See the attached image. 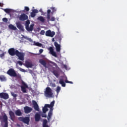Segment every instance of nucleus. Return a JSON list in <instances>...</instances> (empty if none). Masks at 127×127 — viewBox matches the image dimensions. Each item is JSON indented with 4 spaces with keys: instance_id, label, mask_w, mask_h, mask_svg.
Returning a JSON list of instances; mask_svg holds the SVG:
<instances>
[{
    "instance_id": "nucleus-1",
    "label": "nucleus",
    "mask_w": 127,
    "mask_h": 127,
    "mask_svg": "<svg viewBox=\"0 0 127 127\" xmlns=\"http://www.w3.org/2000/svg\"><path fill=\"white\" fill-rule=\"evenodd\" d=\"M8 53H9L10 56H14L16 55L17 57H18V59L21 60V61H23L24 60V56H25V54L23 52H20L18 50L14 49V48H10L8 50Z\"/></svg>"
},
{
    "instance_id": "nucleus-2",
    "label": "nucleus",
    "mask_w": 127,
    "mask_h": 127,
    "mask_svg": "<svg viewBox=\"0 0 127 127\" xmlns=\"http://www.w3.org/2000/svg\"><path fill=\"white\" fill-rule=\"evenodd\" d=\"M6 74L9 75V76H10V77H14L17 78V79H20V78H21V75L19 73H16V72H15V70L13 68L9 69L7 70Z\"/></svg>"
},
{
    "instance_id": "nucleus-3",
    "label": "nucleus",
    "mask_w": 127,
    "mask_h": 127,
    "mask_svg": "<svg viewBox=\"0 0 127 127\" xmlns=\"http://www.w3.org/2000/svg\"><path fill=\"white\" fill-rule=\"evenodd\" d=\"M44 95L47 98H52L53 96L52 89L49 87H47L46 90L44 91Z\"/></svg>"
},
{
    "instance_id": "nucleus-4",
    "label": "nucleus",
    "mask_w": 127,
    "mask_h": 127,
    "mask_svg": "<svg viewBox=\"0 0 127 127\" xmlns=\"http://www.w3.org/2000/svg\"><path fill=\"white\" fill-rule=\"evenodd\" d=\"M29 24H30V21H29V20H27L25 24L26 29L27 30V31H32L33 30V27L34 26V24H31L30 27Z\"/></svg>"
},
{
    "instance_id": "nucleus-5",
    "label": "nucleus",
    "mask_w": 127,
    "mask_h": 127,
    "mask_svg": "<svg viewBox=\"0 0 127 127\" xmlns=\"http://www.w3.org/2000/svg\"><path fill=\"white\" fill-rule=\"evenodd\" d=\"M18 120L20 122H22V123L26 124V125H29V122H30L29 117H19Z\"/></svg>"
},
{
    "instance_id": "nucleus-6",
    "label": "nucleus",
    "mask_w": 127,
    "mask_h": 127,
    "mask_svg": "<svg viewBox=\"0 0 127 127\" xmlns=\"http://www.w3.org/2000/svg\"><path fill=\"white\" fill-rule=\"evenodd\" d=\"M2 119L3 122L4 123L3 127H8V121H7L8 118L6 114H4L3 117L0 116V120H2Z\"/></svg>"
},
{
    "instance_id": "nucleus-7",
    "label": "nucleus",
    "mask_w": 127,
    "mask_h": 127,
    "mask_svg": "<svg viewBox=\"0 0 127 127\" xmlns=\"http://www.w3.org/2000/svg\"><path fill=\"white\" fill-rule=\"evenodd\" d=\"M45 35L46 36H48V37H54V35H55V32L48 30L46 31Z\"/></svg>"
},
{
    "instance_id": "nucleus-8",
    "label": "nucleus",
    "mask_w": 127,
    "mask_h": 127,
    "mask_svg": "<svg viewBox=\"0 0 127 127\" xmlns=\"http://www.w3.org/2000/svg\"><path fill=\"white\" fill-rule=\"evenodd\" d=\"M22 85L21 86V91L23 93H27L26 89H28V85L26 84L24 82H22Z\"/></svg>"
},
{
    "instance_id": "nucleus-9",
    "label": "nucleus",
    "mask_w": 127,
    "mask_h": 127,
    "mask_svg": "<svg viewBox=\"0 0 127 127\" xmlns=\"http://www.w3.org/2000/svg\"><path fill=\"white\" fill-rule=\"evenodd\" d=\"M48 50H49L50 53L51 55L54 56V57L57 58V54L56 53V52L54 51V48L53 47H50L48 48Z\"/></svg>"
},
{
    "instance_id": "nucleus-10",
    "label": "nucleus",
    "mask_w": 127,
    "mask_h": 127,
    "mask_svg": "<svg viewBox=\"0 0 127 127\" xmlns=\"http://www.w3.org/2000/svg\"><path fill=\"white\" fill-rule=\"evenodd\" d=\"M19 20L21 21H24L28 19V16L26 15L25 13L22 14L19 17Z\"/></svg>"
},
{
    "instance_id": "nucleus-11",
    "label": "nucleus",
    "mask_w": 127,
    "mask_h": 127,
    "mask_svg": "<svg viewBox=\"0 0 127 127\" xmlns=\"http://www.w3.org/2000/svg\"><path fill=\"white\" fill-rule=\"evenodd\" d=\"M0 98H2V99H4V100H7L8 99V94L2 92L0 93Z\"/></svg>"
},
{
    "instance_id": "nucleus-12",
    "label": "nucleus",
    "mask_w": 127,
    "mask_h": 127,
    "mask_svg": "<svg viewBox=\"0 0 127 127\" xmlns=\"http://www.w3.org/2000/svg\"><path fill=\"white\" fill-rule=\"evenodd\" d=\"M54 45L56 47L57 52H60V51H61V45H59V44L56 42L54 43Z\"/></svg>"
},
{
    "instance_id": "nucleus-13",
    "label": "nucleus",
    "mask_w": 127,
    "mask_h": 127,
    "mask_svg": "<svg viewBox=\"0 0 127 127\" xmlns=\"http://www.w3.org/2000/svg\"><path fill=\"white\" fill-rule=\"evenodd\" d=\"M24 111L25 114H29L32 111V108L28 106H26L24 108Z\"/></svg>"
},
{
    "instance_id": "nucleus-14",
    "label": "nucleus",
    "mask_w": 127,
    "mask_h": 127,
    "mask_svg": "<svg viewBox=\"0 0 127 127\" xmlns=\"http://www.w3.org/2000/svg\"><path fill=\"white\" fill-rule=\"evenodd\" d=\"M16 26L19 30H21V31H24V28H23V26L21 25L20 22H18L16 23Z\"/></svg>"
},
{
    "instance_id": "nucleus-15",
    "label": "nucleus",
    "mask_w": 127,
    "mask_h": 127,
    "mask_svg": "<svg viewBox=\"0 0 127 127\" xmlns=\"http://www.w3.org/2000/svg\"><path fill=\"white\" fill-rule=\"evenodd\" d=\"M33 105L34 106V109L35 111H39V106H38V104H37V102L35 101H33Z\"/></svg>"
},
{
    "instance_id": "nucleus-16",
    "label": "nucleus",
    "mask_w": 127,
    "mask_h": 127,
    "mask_svg": "<svg viewBox=\"0 0 127 127\" xmlns=\"http://www.w3.org/2000/svg\"><path fill=\"white\" fill-rule=\"evenodd\" d=\"M24 66H25V67H26L27 68H32V67L33 66V64H32V63L26 61L25 62Z\"/></svg>"
},
{
    "instance_id": "nucleus-17",
    "label": "nucleus",
    "mask_w": 127,
    "mask_h": 127,
    "mask_svg": "<svg viewBox=\"0 0 127 127\" xmlns=\"http://www.w3.org/2000/svg\"><path fill=\"white\" fill-rule=\"evenodd\" d=\"M41 119V115L39 113H37L35 115V122H39Z\"/></svg>"
},
{
    "instance_id": "nucleus-18",
    "label": "nucleus",
    "mask_w": 127,
    "mask_h": 127,
    "mask_svg": "<svg viewBox=\"0 0 127 127\" xmlns=\"http://www.w3.org/2000/svg\"><path fill=\"white\" fill-rule=\"evenodd\" d=\"M39 63L43 65L45 67V68H48V66L46 65V61L43 59H40L39 60Z\"/></svg>"
},
{
    "instance_id": "nucleus-19",
    "label": "nucleus",
    "mask_w": 127,
    "mask_h": 127,
    "mask_svg": "<svg viewBox=\"0 0 127 127\" xmlns=\"http://www.w3.org/2000/svg\"><path fill=\"white\" fill-rule=\"evenodd\" d=\"M9 115L10 116V118L11 121H13L14 119H15V115H14V113L12 111H9Z\"/></svg>"
},
{
    "instance_id": "nucleus-20",
    "label": "nucleus",
    "mask_w": 127,
    "mask_h": 127,
    "mask_svg": "<svg viewBox=\"0 0 127 127\" xmlns=\"http://www.w3.org/2000/svg\"><path fill=\"white\" fill-rule=\"evenodd\" d=\"M37 20L40 21L41 22L43 23L45 22V19L42 16H40L38 17Z\"/></svg>"
},
{
    "instance_id": "nucleus-21",
    "label": "nucleus",
    "mask_w": 127,
    "mask_h": 127,
    "mask_svg": "<svg viewBox=\"0 0 127 127\" xmlns=\"http://www.w3.org/2000/svg\"><path fill=\"white\" fill-rule=\"evenodd\" d=\"M54 104H55V101H53L50 104H46V106L48 107V108H53L54 107Z\"/></svg>"
},
{
    "instance_id": "nucleus-22",
    "label": "nucleus",
    "mask_w": 127,
    "mask_h": 127,
    "mask_svg": "<svg viewBox=\"0 0 127 127\" xmlns=\"http://www.w3.org/2000/svg\"><path fill=\"white\" fill-rule=\"evenodd\" d=\"M0 80L1 82H5L6 81V77L3 75H0Z\"/></svg>"
},
{
    "instance_id": "nucleus-23",
    "label": "nucleus",
    "mask_w": 127,
    "mask_h": 127,
    "mask_svg": "<svg viewBox=\"0 0 127 127\" xmlns=\"http://www.w3.org/2000/svg\"><path fill=\"white\" fill-rule=\"evenodd\" d=\"M59 83L62 85V87H66V83H65L63 79H60Z\"/></svg>"
},
{
    "instance_id": "nucleus-24",
    "label": "nucleus",
    "mask_w": 127,
    "mask_h": 127,
    "mask_svg": "<svg viewBox=\"0 0 127 127\" xmlns=\"http://www.w3.org/2000/svg\"><path fill=\"white\" fill-rule=\"evenodd\" d=\"M16 116H18V117H20V116L22 115V113L20 111V110L18 109L16 110L15 112Z\"/></svg>"
},
{
    "instance_id": "nucleus-25",
    "label": "nucleus",
    "mask_w": 127,
    "mask_h": 127,
    "mask_svg": "<svg viewBox=\"0 0 127 127\" xmlns=\"http://www.w3.org/2000/svg\"><path fill=\"white\" fill-rule=\"evenodd\" d=\"M51 12V10L48 9L47 10V18L48 19V21L50 20V13Z\"/></svg>"
},
{
    "instance_id": "nucleus-26",
    "label": "nucleus",
    "mask_w": 127,
    "mask_h": 127,
    "mask_svg": "<svg viewBox=\"0 0 127 127\" xmlns=\"http://www.w3.org/2000/svg\"><path fill=\"white\" fill-rule=\"evenodd\" d=\"M8 28L9 29H11L12 30H16L17 28H16V27L13 26L12 24H9L8 25Z\"/></svg>"
},
{
    "instance_id": "nucleus-27",
    "label": "nucleus",
    "mask_w": 127,
    "mask_h": 127,
    "mask_svg": "<svg viewBox=\"0 0 127 127\" xmlns=\"http://www.w3.org/2000/svg\"><path fill=\"white\" fill-rule=\"evenodd\" d=\"M48 107L46 106V104H45V106L43 108V114H46V112H48Z\"/></svg>"
},
{
    "instance_id": "nucleus-28",
    "label": "nucleus",
    "mask_w": 127,
    "mask_h": 127,
    "mask_svg": "<svg viewBox=\"0 0 127 127\" xmlns=\"http://www.w3.org/2000/svg\"><path fill=\"white\" fill-rule=\"evenodd\" d=\"M33 45H34L35 46H38V47H42V44H41L39 42H34Z\"/></svg>"
},
{
    "instance_id": "nucleus-29",
    "label": "nucleus",
    "mask_w": 127,
    "mask_h": 127,
    "mask_svg": "<svg viewBox=\"0 0 127 127\" xmlns=\"http://www.w3.org/2000/svg\"><path fill=\"white\" fill-rule=\"evenodd\" d=\"M3 10H4V11H5V12H6V13H10V12H11V9L5 8L3 9Z\"/></svg>"
},
{
    "instance_id": "nucleus-30",
    "label": "nucleus",
    "mask_w": 127,
    "mask_h": 127,
    "mask_svg": "<svg viewBox=\"0 0 127 127\" xmlns=\"http://www.w3.org/2000/svg\"><path fill=\"white\" fill-rule=\"evenodd\" d=\"M54 75L57 77V78H58L59 77V73H58V72L56 70H54L53 72Z\"/></svg>"
},
{
    "instance_id": "nucleus-31",
    "label": "nucleus",
    "mask_w": 127,
    "mask_h": 127,
    "mask_svg": "<svg viewBox=\"0 0 127 127\" xmlns=\"http://www.w3.org/2000/svg\"><path fill=\"white\" fill-rule=\"evenodd\" d=\"M61 90V87H60V86H58L56 89V92L58 95V94H59V92H60Z\"/></svg>"
},
{
    "instance_id": "nucleus-32",
    "label": "nucleus",
    "mask_w": 127,
    "mask_h": 127,
    "mask_svg": "<svg viewBox=\"0 0 127 127\" xmlns=\"http://www.w3.org/2000/svg\"><path fill=\"white\" fill-rule=\"evenodd\" d=\"M51 117H52V113L49 112L48 115V120L49 121L50 119H51Z\"/></svg>"
},
{
    "instance_id": "nucleus-33",
    "label": "nucleus",
    "mask_w": 127,
    "mask_h": 127,
    "mask_svg": "<svg viewBox=\"0 0 127 127\" xmlns=\"http://www.w3.org/2000/svg\"><path fill=\"white\" fill-rule=\"evenodd\" d=\"M47 123H48L47 120L44 119L43 122V126L47 125Z\"/></svg>"
},
{
    "instance_id": "nucleus-34",
    "label": "nucleus",
    "mask_w": 127,
    "mask_h": 127,
    "mask_svg": "<svg viewBox=\"0 0 127 127\" xmlns=\"http://www.w3.org/2000/svg\"><path fill=\"white\" fill-rule=\"evenodd\" d=\"M35 15H36L35 13H33V12H31V16L32 17H35Z\"/></svg>"
},
{
    "instance_id": "nucleus-35",
    "label": "nucleus",
    "mask_w": 127,
    "mask_h": 127,
    "mask_svg": "<svg viewBox=\"0 0 127 127\" xmlns=\"http://www.w3.org/2000/svg\"><path fill=\"white\" fill-rule=\"evenodd\" d=\"M32 12L36 14V13H38V10L35 9H33Z\"/></svg>"
},
{
    "instance_id": "nucleus-36",
    "label": "nucleus",
    "mask_w": 127,
    "mask_h": 127,
    "mask_svg": "<svg viewBox=\"0 0 127 127\" xmlns=\"http://www.w3.org/2000/svg\"><path fill=\"white\" fill-rule=\"evenodd\" d=\"M5 53H6V52H3L2 54H0V58H2V57L4 56V54H5Z\"/></svg>"
},
{
    "instance_id": "nucleus-37",
    "label": "nucleus",
    "mask_w": 127,
    "mask_h": 127,
    "mask_svg": "<svg viewBox=\"0 0 127 127\" xmlns=\"http://www.w3.org/2000/svg\"><path fill=\"white\" fill-rule=\"evenodd\" d=\"M11 94V96H12V97H13L14 98H16V97H17V95L15 94L13 92H12Z\"/></svg>"
},
{
    "instance_id": "nucleus-38",
    "label": "nucleus",
    "mask_w": 127,
    "mask_h": 127,
    "mask_svg": "<svg viewBox=\"0 0 127 127\" xmlns=\"http://www.w3.org/2000/svg\"><path fill=\"white\" fill-rule=\"evenodd\" d=\"M40 34H41V35H44V34H45V30L41 31Z\"/></svg>"
},
{
    "instance_id": "nucleus-39",
    "label": "nucleus",
    "mask_w": 127,
    "mask_h": 127,
    "mask_svg": "<svg viewBox=\"0 0 127 127\" xmlns=\"http://www.w3.org/2000/svg\"><path fill=\"white\" fill-rule=\"evenodd\" d=\"M41 116L42 118H47V115L45 113L42 114Z\"/></svg>"
},
{
    "instance_id": "nucleus-40",
    "label": "nucleus",
    "mask_w": 127,
    "mask_h": 127,
    "mask_svg": "<svg viewBox=\"0 0 127 127\" xmlns=\"http://www.w3.org/2000/svg\"><path fill=\"white\" fill-rule=\"evenodd\" d=\"M51 64L53 65V66H55L56 67H57V64L54 62H51Z\"/></svg>"
},
{
    "instance_id": "nucleus-41",
    "label": "nucleus",
    "mask_w": 127,
    "mask_h": 127,
    "mask_svg": "<svg viewBox=\"0 0 127 127\" xmlns=\"http://www.w3.org/2000/svg\"><path fill=\"white\" fill-rule=\"evenodd\" d=\"M55 21V17H52L51 19H50L49 21Z\"/></svg>"
},
{
    "instance_id": "nucleus-42",
    "label": "nucleus",
    "mask_w": 127,
    "mask_h": 127,
    "mask_svg": "<svg viewBox=\"0 0 127 127\" xmlns=\"http://www.w3.org/2000/svg\"><path fill=\"white\" fill-rule=\"evenodd\" d=\"M17 64H19V65H20V66H22V62L21 61H18L17 62Z\"/></svg>"
},
{
    "instance_id": "nucleus-43",
    "label": "nucleus",
    "mask_w": 127,
    "mask_h": 127,
    "mask_svg": "<svg viewBox=\"0 0 127 127\" xmlns=\"http://www.w3.org/2000/svg\"><path fill=\"white\" fill-rule=\"evenodd\" d=\"M25 10H26V11H29V7L25 6Z\"/></svg>"
},
{
    "instance_id": "nucleus-44",
    "label": "nucleus",
    "mask_w": 127,
    "mask_h": 127,
    "mask_svg": "<svg viewBox=\"0 0 127 127\" xmlns=\"http://www.w3.org/2000/svg\"><path fill=\"white\" fill-rule=\"evenodd\" d=\"M2 21L4 22H7V18H3L2 19Z\"/></svg>"
},
{
    "instance_id": "nucleus-45",
    "label": "nucleus",
    "mask_w": 127,
    "mask_h": 127,
    "mask_svg": "<svg viewBox=\"0 0 127 127\" xmlns=\"http://www.w3.org/2000/svg\"><path fill=\"white\" fill-rule=\"evenodd\" d=\"M65 83H68L69 84H73V82H72V81H68V80H65Z\"/></svg>"
},
{
    "instance_id": "nucleus-46",
    "label": "nucleus",
    "mask_w": 127,
    "mask_h": 127,
    "mask_svg": "<svg viewBox=\"0 0 127 127\" xmlns=\"http://www.w3.org/2000/svg\"><path fill=\"white\" fill-rule=\"evenodd\" d=\"M51 9H52L53 12H55L56 10H55V7H52L51 8Z\"/></svg>"
},
{
    "instance_id": "nucleus-47",
    "label": "nucleus",
    "mask_w": 127,
    "mask_h": 127,
    "mask_svg": "<svg viewBox=\"0 0 127 127\" xmlns=\"http://www.w3.org/2000/svg\"><path fill=\"white\" fill-rule=\"evenodd\" d=\"M20 71H21V72H25V69L20 68L19 69Z\"/></svg>"
},
{
    "instance_id": "nucleus-48",
    "label": "nucleus",
    "mask_w": 127,
    "mask_h": 127,
    "mask_svg": "<svg viewBox=\"0 0 127 127\" xmlns=\"http://www.w3.org/2000/svg\"><path fill=\"white\" fill-rule=\"evenodd\" d=\"M43 52V49H41L39 50L40 54H41V53H42Z\"/></svg>"
},
{
    "instance_id": "nucleus-49",
    "label": "nucleus",
    "mask_w": 127,
    "mask_h": 127,
    "mask_svg": "<svg viewBox=\"0 0 127 127\" xmlns=\"http://www.w3.org/2000/svg\"><path fill=\"white\" fill-rule=\"evenodd\" d=\"M52 112H53V109L52 108H51L49 113H51L52 114Z\"/></svg>"
},
{
    "instance_id": "nucleus-50",
    "label": "nucleus",
    "mask_w": 127,
    "mask_h": 127,
    "mask_svg": "<svg viewBox=\"0 0 127 127\" xmlns=\"http://www.w3.org/2000/svg\"><path fill=\"white\" fill-rule=\"evenodd\" d=\"M27 40L30 41V42H33L32 39H31V38H28Z\"/></svg>"
},
{
    "instance_id": "nucleus-51",
    "label": "nucleus",
    "mask_w": 127,
    "mask_h": 127,
    "mask_svg": "<svg viewBox=\"0 0 127 127\" xmlns=\"http://www.w3.org/2000/svg\"><path fill=\"white\" fill-rule=\"evenodd\" d=\"M52 86V87H53L54 88V87H56V84H55V83H53Z\"/></svg>"
},
{
    "instance_id": "nucleus-52",
    "label": "nucleus",
    "mask_w": 127,
    "mask_h": 127,
    "mask_svg": "<svg viewBox=\"0 0 127 127\" xmlns=\"http://www.w3.org/2000/svg\"><path fill=\"white\" fill-rule=\"evenodd\" d=\"M62 39H61V37H59V40L60 42H61Z\"/></svg>"
},
{
    "instance_id": "nucleus-53",
    "label": "nucleus",
    "mask_w": 127,
    "mask_h": 127,
    "mask_svg": "<svg viewBox=\"0 0 127 127\" xmlns=\"http://www.w3.org/2000/svg\"><path fill=\"white\" fill-rule=\"evenodd\" d=\"M43 127H49V126L48 125H43Z\"/></svg>"
},
{
    "instance_id": "nucleus-54",
    "label": "nucleus",
    "mask_w": 127,
    "mask_h": 127,
    "mask_svg": "<svg viewBox=\"0 0 127 127\" xmlns=\"http://www.w3.org/2000/svg\"><path fill=\"white\" fill-rule=\"evenodd\" d=\"M0 6H1V7L3 6V4L0 2Z\"/></svg>"
},
{
    "instance_id": "nucleus-55",
    "label": "nucleus",
    "mask_w": 127,
    "mask_h": 127,
    "mask_svg": "<svg viewBox=\"0 0 127 127\" xmlns=\"http://www.w3.org/2000/svg\"><path fill=\"white\" fill-rule=\"evenodd\" d=\"M64 66L65 68V69H67V65H64Z\"/></svg>"
},
{
    "instance_id": "nucleus-56",
    "label": "nucleus",
    "mask_w": 127,
    "mask_h": 127,
    "mask_svg": "<svg viewBox=\"0 0 127 127\" xmlns=\"http://www.w3.org/2000/svg\"><path fill=\"white\" fill-rule=\"evenodd\" d=\"M53 40H54V38L53 39Z\"/></svg>"
},
{
    "instance_id": "nucleus-57",
    "label": "nucleus",
    "mask_w": 127,
    "mask_h": 127,
    "mask_svg": "<svg viewBox=\"0 0 127 127\" xmlns=\"http://www.w3.org/2000/svg\"><path fill=\"white\" fill-rule=\"evenodd\" d=\"M0 44H1V43H0Z\"/></svg>"
},
{
    "instance_id": "nucleus-58",
    "label": "nucleus",
    "mask_w": 127,
    "mask_h": 127,
    "mask_svg": "<svg viewBox=\"0 0 127 127\" xmlns=\"http://www.w3.org/2000/svg\"><path fill=\"white\" fill-rule=\"evenodd\" d=\"M0 87H1V86L0 85Z\"/></svg>"
}]
</instances>
